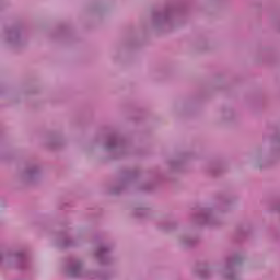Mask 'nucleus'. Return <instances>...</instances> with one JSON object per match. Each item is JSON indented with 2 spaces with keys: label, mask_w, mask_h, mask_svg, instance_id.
Listing matches in <instances>:
<instances>
[{
  "label": "nucleus",
  "mask_w": 280,
  "mask_h": 280,
  "mask_svg": "<svg viewBox=\"0 0 280 280\" xmlns=\"http://www.w3.org/2000/svg\"><path fill=\"white\" fill-rule=\"evenodd\" d=\"M67 272L70 277H88L89 275L80 261L70 262Z\"/></svg>",
  "instance_id": "nucleus-1"
},
{
  "label": "nucleus",
  "mask_w": 280,
  "mask_h": 280,
  "mask_svg": "<svg viewBox=\"0 0 280 280\" xmlns=\"http://www.w3.org/2000/svg\"><path fill=\"white\" fill-rule=\"evenodd\" d=\"M102 255H106V249L105 248H101L97 253V257H102Z\"/></svg>",
  "instance_id": "nucleus-2"
}]
</instances>
